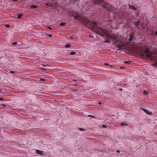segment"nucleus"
Masks as SVG:
<instances>
[{"instance_id":"nucleus-1","label":"nucleus","mask_w":157,"mask_h":157,"mask_svg":"<svg viewBox=\"0 0 157 157\" xmlns=\"http://www.w3.org/2000/svg\"><path fill=\"white\" fill-rule=\"evenodd\" d=\"M86 25H90L93 28L96 29L97 33L101 36L105 38H111L113 40H115L117 39V36H111L104 29L97 26V23L95 22H91L87 20H86L85 22Z\"/></svg>"},{"instance_id":"nucleus-2","label":"nucleus","mask_w":157,"mask_h":157,"mask_svg":"<svg viewBox=\"0 0 157 157\" xmlns=\"http://www.w3.org/2000/svg\"><path fill=\"white\" fill-rule=\"evenodd\" d=\"M143 57L146 59H151L154 60L153 66L155 67L157 65V56H153L151 52L148 49L146 48L144 52L142 54Z\"/></svg>"},{"instance_id":"nucleus-3","label":"nucleus","mask_w":157,"mask_h":157,"mask_svg":"<svg viewBox=\"0 0 157 157\" xmlns=\"http://www.w3.org/2000/svg\"><path fill=\"white\" fill-rule=\"evenodd\" d=\"M108 10L109 12H112L114 14H115L116 13L117 10L116 8L111 5L108 8Z\"/></svg>"},{"instance_id":"nucleus-4","label":"nucleus","mask_w":157,"mask_h":157,"mask_svg":"<svg viewBox=\"0 0 157 157\" xmlns=\"http://www.w3.org/2000/svg\"><path fill=\"white\" fill-rule=\"evenodd\" d=\"M117 47L118 48V50H121L122 49H124L126 48L125 44H120Z\"/></svg>"},{"instance_id":"nucleus-5","label":"nucleus","mask_w":157,"mask_h":157,"mask_svg":"<svg viewBox=\"0 0 157 157\" xmlns=\"http://www.w3.org/2000/svg\"><path fill=\"white\" fill-rule=\"evenodd\" d=\"M110 5V4H109V3H108L107 2L104 3L103 4V7L105 8H106L107 10L108 8L109 7Z\"/></svg>"},{"instance_id":"nucleus-6","label":"nucleus","mask_w":157,"mask_h":157,"mask_svg":"<svg viewBox=\"0 0 157 157\" xmlns=\"http://www.w3.org/2000/svg\"><path fill=\"white\" fill-rule=\"evenodd\" d=\"M94 2L96 4L101 5L104 3V1L103 0H95Z\"/></svg>"},{"instance_id":"nucleus-7","label":"nucleus","mask_w":157,"mask_h":157,"mask_svg":"<svg viewBox=\"0 0 157 157\" xmlns=\"http://www.w3.org/2000/svg\"><path fill=\"white\" fill-rule=\"evenodd\" d=\"M142 109L144 111V112H145L146 113L149 115H152V113L151 112H150L149 111L146 109H145L144 108H142Z\"/></svg>"},{"instance_id":"nucleus-8","label":"nucleus","mask_w":157,"mask_h":157,"mask_svg":"<svg viewBox=\"0 0 157 157\" xmlns=\"http://www.w3.org/2000/svg\"><path fill=\"white\" fill-rule=\"evenodd\" d=\"M134 36V34L133 33H131L130 34V38L128 40L130 41H132L133 40V38Z\"/></svg>"},{"instance_id":"nucleus-9","label":"nucleus","mask_w":157,"mask_h":157,"mask_svg":"<svg viewBox=\"0 0 157 157\" xmlns=\"http://www.w3.org/2000/svg\"><path fill=\"white\" fill-rule=\"evenodd\" d=\"M36 152L38 154L41 155L44 153V151L39 150H36Z\"/></svg>"},{"instance_id":"nucleus-10","label":"nucleus","mask_w":157,"mask_h":157,"mask_svg":"<svg viewBox=\"0 0 157 157\" xmlns=\"http://www.w3.org/2000/svg\"><path fill=\"white\" fill-rule=\"evenodd\" d=\"M69 13L70 14H72V15L78 14V13L77 12L75 11L74 10L70 11L69 12Z\"/></svg>"},{"instance_id":"nucleus-11","label":"nucleus","mask_w":157,"mask_h":157,"mask_svg":"<svg viewBox=\"0 0 157 157\" xmlns=\"http://www.w3.org/2000/svg\"><path fill=\"white\" fill-rule=\"evenodd\" d=\"M140 21H138L137 22H134V25L136 26L137 27L140 24Z\"/></svg>"},{"instance_id":"nucleus-12","label":"nucleus","mask_w":157,"mask_h":157,"mask_svg":"<svg viewBox=\"0 0 157 157\" xmlns=\"http://www.w3.org/2000/svg\"><path fill=\"white\" fill-rule=\"evenodd\" d=\"M129 8L131 9H133L134 10H136V8L134 7L133 6L129 5Z\"/></svg>"},{"instance_id":"nucleus-13","label":"nucleus","mask_w":157,"mask_h":157,"mask_svg":"<svg viewBox=\"0 0 157 157\" xmlns=\"http://www.w3.org/2000/svg\"><path fill=\"white\" fill-rule=\"evenodd\" d=\"M45 5L46 6H49L50 7H52L53 6V5L51 3H45Z\"/></svg>"},{"instance_id":"nucleus-14","label":"nucleus","mask_w":157,"mask_h":157,"mask_svg":"<svg viewBox=\"0 0 157 157\" xmlns=\"http://www.w3.org/2000/svg\"><path fill=\"white\" fill-rule=\"evenodd\" d=\"M124 63L126 64H132V62L130 61H125L124 62Z\"/></svg>"},{"instance_id":"nucleus-15","label":"nucleus","mask_w":157,"mask_h":157,"mask_svg":"<svg viewBox=\"0 0 157 157\" xmlns=\"http://www.w3.org/2000/svg\"><path fill=\"white\" fill-rule=\"evenodd\" d=\"M23 15V14H18V15L17 16V18L18 19H20L21 18L22 16Z\"/></svg>"},{"instance_id":"nucleus-16","label":"nucleus","mask_w":157,"mask_h":157,"mask_svg":"<svg viewBox=\"0 0 157 157\" xmlns=\"http://www.w3.org/2000/svg\"><path fill=\"white\" fill-rule=\"evenodd\" d=\"M38 7V6L36 5H32L31 6V8H35Z\"/></svg>"},{"instance_id":"nucleus-17","label":"nucleus","mask_w":157,"mask_h":157,"mask_svg":"<svg viewBox=\"0 0 157 157\" xmlns=\"http://www.w3.org/2000/svg\"><path fill=\"white\" fill-rule=\"evenodd\" d=\"M120 124L121 126H123V125H125V126H127L128 125V124L125 123H122Z\"/></svg>"},{"instance_id":"nucleus-18","label":"nucleus","mask_w":157,"mask_h":157,"mask_svg":"<svg viewBox=\"0 0 157 157\" xmlns=\"http://www.w3.org/2000/svg\"><path fill=\"white\" fill-rule=\"evenodd\" d=\"M71 46V45L69 44H66L65 46V47L66 48H68L70 47Z\"/></svg>"},{"instance_id":"nucleus-19","label":"nucleus","mask_w":157,"mask_h":157,"mask_svg":"<svg viewBox=\"0 0 157 157\" xmlns=\"http://www.w3.org/2000/svg\"><path fill=\"white\" fill-rule=\"evenodd\" d=\"M66 23H65L62 22L59 24V25L62 26H63L66 25Z\"/></svg>"},{"instance_id":"nucleus-20","label":"nucleus","mask_w":157,"mask_h":157,"mask_svg":"<svg viewBox=\"0 0 157 157\" xmlns=\"http://www.w3.org/2000/svg\"><path fill=\"white\" fill-rule=\"evenodd\" d=\"M17 42H15L12 43V44L14 45H17Z\"/></svg>"},{"instance_id":"nucleus-21","label":"nucleus","mask_w":157,"mask_h":157,"mask_svg":"<svg viewBox=\"0 0 157 157\" xmlns=\"http://www.w3.org/2000/svg\"><path fill=\"white\" fill-rule=\"evenodd\" d=\"M76 54V52H72L70 53V55H74Z\"/></svg>"},{"instance_id":"nucleus-22","label":"nucleus","mask_w":157,"mask_h":157,"mask_svg":"<svg viewBox=\"0 0 157 157\" xmlns=\"http://www.w3.org/2000/svg\"><path fill=\"white\" fill-rule=\"evenodd\" d=\"M79 17V16L78 15H77L76 16H74V17L75 19H77Z\"/></svg>"},{"instance_id":"nucleus-23","label":"nucleus","mask_w":157,"mask_h":157,"mask_svg":"<svg viewBox=\"0 0 157 157\" xmlns=\"http://www.w3.org/2000/svg\"><path fill=\"white\" fill-rule=\"evenodd\" d=\"M79 130L81 131H85V129L83 128H79Z\"/></svg>"},{"instance_id":"nucleus-24","label":"nucleus","mask_w":157,"mask_h":157,"mask_svg":"<svg viewBox=\"0 0 157 157\" xmlns=\"http://www.w3.org/2000/svg\"><path fill=\"white\" fill-rule=\"evenodd\" d=\"M109 39H107L105 41V42H106V43H109Z\"/></svg>"},{"instance_id":"nucleus-25","label":"nucleus","mask_w":157,"mask_h":157,"mask_svg":"<svg viewBox=\"0 0 157 157\" xmlns=\"http://www.w3.org/2000/svg\"><path fill=\"white\" fill-rule=\"evenodd\" d=\"M10 73L13 74L15 73V72L14 71H10Z\"/></svg>"},{"instance_id":"nucleus-26","label":"nucleus","mask_w":157,"mask_h":157,"mask_svg":"<svg viewBox=\"0 0 157 157\" xmlns=\"http://www.w3.org/2000/svg\"><path fill=\"white\" fill-rule=\"evenodd\" d=\"M4 99L2 98H0V100L1 101H4Z\"/></svg>"},{"instance_id":"nucleus-27","label":"nucleus","mask_w":157,"mask_h":157,"mask_svg":"<svg viewBox=\"0 0 157 157\" xmlns=\"http://www.w3.org/2000/svg\"><path fill=\"white\" fill-rule=\"evenodd\" d=\"M10 25H6V26L7 28H9L10 27Z\"/></svg>"},{"instance_id":"nucleus-28","label":"nucleus","mask_w":157,"mask_h":157,"mask_svg":"<svg viewBox=\"0 0 157 157\" xmlns=\"http://www.w3.org/2000/svg\"><path fill=\"white\" fill-rule=\"evenodd\" d=\"M88 116L89 117H94L92 115H89Z\"/></svg>"},{"instance_id":"nucleus-29","label":"nucleus","mask_w":157,"mask_h":157,"mask_svg":"<svg viewBox=\"0 0 157 157\" xmlns=\"http://www.w3.org/2000/svg\"><path fill=\"white\" fill-rule=\"evenodd\" d=\"M48 36L50 37H52V34H49L48 35Z\"/></svg>"},{"instance_id":"nucleus-30","label":"nucleus","mask_w":157,"mask_h":157,"mask_svg":"<svg viewBox=\"0 0 157 157\" xmlns=\"http://www.w3.org/2000/svg\"><path fill=\"white\" fill-rule=\"evenodd\" d=\"M48 28L49 29H50V30H52V29L51 27H48Z\"/></svg>"},{"instance_id":"nucleus-31","label":"nucleus","mask_w":157,"mask_h":157,"mask_svg":"<svg viewBox=\"0 0 157 157\" xmlns=\"http://www.w3.org/2000/svg\"><path fill=\"white\" fill-rule=\"evenodd\" d=\"M2 105L4 107H6V105L5 104H2Z\"/></svg>"},{"instance_id":"nucleus-32","label":"nucleus","mask_w":157,"mask_h":157,"mask_svg":"<svg viewBox=\"0 0 157 157\" xmlns=\"http://www.w3.org/2000/svg\"><path fill=\"white\" fill-rule=\"evenodd\" d=\"M74 0H71L70 1V2H74Z\"/></svg>"},{"instance_id":"nucleus-33","label":"nucleus","mask_w":157,"mask_h":157,"mask_svg":"<svg viewBox=\"0 0 157 157\" xmlns=\"http://www.w3.org/2000/svg\"><path fill=\"white\" fill-rule=\"evenodd\" d=\"M155 34L156 35H157V30L155 32Z\"/></svg>"},{"instance_id":"nucleus-34","label":"nucleus","mask_w":157,"mask_h":157,"mask_svg":"<svg viewBox=\"0 0 157 157\" xmlns=\"http://www.w3.org/2000/svg\"><path fill=\"white\" fill-rule=\"evenodd\" d=\"M144 94H147V92H145V91H144Z\"/></svg>"},{"instance_id":"nucleus-35","label":"nucleus","mask_w":157,"mask_h":157,"mask_svg":"<svg viewBox=\"0 0 157 157\" xmlns=\"http://www.w3.org/2000/svg\"><path fill=\"white\" fill-rule=\"evenodd\" d=\"M103 127H104V128H106V126L105 125H103Z\"/></svg>"},{"instance_id":"nucleus-36","label":"nucleus","mask_w":157,"mask_h":157,"mask_svg":"<svg viewBox=\"0 0 157 157\" xmlns=\"http://www.w3.org/2000/svg\"><path fill=\"white\" fill-rule=\"evenodd\" d=\"M98 104H101V102H99L98 103Z\"/></svg>"},{"instance_id":"nucleus-37","label":"nucleus","mask_w":157,"mask_h":157,"mask_svg":"<svg viewBox=\"0 0 157 157\" xmlns=\"http://www.w3.org/2000/svg\"><path fill=\"white\" fill-rule=\"evenodd\" d=\"M105 64L106 65H109V64L107 63H105Z\"/></svg>"},{"instance_id":"nucleus-38","label":"nucleus","mask_w":157,"mask_h":157,"mask_svg":"<svg viewBox=\"0 0 157 157\" xmlns=\"http://www.w3.org/2000/svg\"><path fill=\"white\" fill-rule=\"evenodd\" d=\"M117 152H118V153H120V151H117Z\"/></svg>"},{"instance_id":"nucleus-39","label":"nucleus","mask_w":157,"mask_h":157,"mask_svg":"<svg viewBox=\"0 0 157 157\" xmlns=\"http://www.w3.org/2000/svg\"><path fill=\"white\" fill-rule=\"evenodd\" d=\"M116 42L114 43L115 44H116Z\"/></svg>"}]
</instances>
